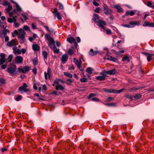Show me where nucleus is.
I'll return each mask as SVG.
<instances>
[{
	"instance_id": "obj_1",
	"label": "nucleus",
	"mask_w": 154,
	"mask_h": 154,
	"mask_svg": "<svg viewBox=\"0 0 154 154\" xmlns=\"http://www.w3.org/2000/svg\"><path fill=\"white\" fill-rule=\"evenodd\" d=\"M17 69V66L14 64H12L11 66L8 67L7 69V72L10 75L13 76L17 74L16 70Z\"/></svg>"
},
{
	"instance_id": "obj_2",
	"label": "nucleus",
	"mask_w": 154,
	"mask_h": 154,
	"mask_svg": "<svg viewBox=\"0 0 154 154\" xmlns=\"http://www.w3.org/2000/svg\"><path fill=\"white\" fill-rule=\"evenodd\" d=\"M25 35L26 32L23 29H19L18 37V39L20 40V43L22 44L24 42Z\"/></svg>"
},
{
	"instance_id": "obj_3",
	"label": "nucleus",
	"mask_w": 154,
	"mask_h": 154,
	"mask_svg": "<svg viewBox=\"0 0 154 154\" xmlns=\"http://www.w3.org/2000/svg\"><path fill=\"white\" fill-rule=\"evenodd\" d=\"M45 37L49 41V43H48L49 46L52 49L55 46V45L54 40V39L51 38L48 34L46 35Z\"/></svg>"
},
{
	"instance_id": "obj_4",
	"label": "nucleus",
	"mask_w": 154,
	"mask_h": 154,
	"mask_svg": "<svg viewBox=\"0 0 154 154\" xmlns=\"http://www.w3.org/2000/svg\"><path fill=\"white\" fill-rule=\"evenodd\" d=\"M104 13L106 15H109L112 14L113 11L111 9H109L108 6L106 4L103 5Z\"/></svg>"
},
{
	"instance_id": "obj_5",
	"label": "nucleus",
	"mask_w": 154,
	"mask_h": 154,
	"mask_svg": "<svg viewBox=\"0 0 154 154\" xmlns=\"http://www.w3.org/2000/svg\"><path fill=\"white\" fill-rule=\"evenodd\" d=\"M54 16L55 17H57L58 19L61 20L62 19V15L57 11L56 8H54Z\"/></svg>"
},
{
	"instance_id": "obj_6",
	"label": "nucleus",
	"mask_w": 154,
	"mask_h": 154,
	"mask_svg": "<svg viewBox=\"0 0 154 154\" xmlns=\"http://www.w3.org/2000/svg\"><path fill=\"white\" fill-rule=\"evenodd\" d=\"M67 40L71 44L74 43L75 47H76L78 44L76 43L75 39L73 37L71 36L68 37L67 38Z\"/></svg>"
},
{
	"instance_id": "obj_7",
	"label": "nucleus",
	"mask_w": 154,
	"mask_h": 154,
	"mask_svg": "<svg viewBox=\"0 0 154 154\" xmlns=\"http://www.w3.org/2000/svg\"><path fill=\"white\" fill-rule=\"evenodd\" d=\"M6 55L4 53H1L0 54V65L3 64L6 61Z\"/></svg>"
},
{
	"instance_id": "obj_8",
	"label": "nucleus",
	"mask_w": 154,
	"mask_h": 154,
	"mask_svg": "<svg viewBox=\"0 0 154 154\" xmlns=\"http://www.w3.org/2000/svg\"><path fill=\"white\" fill-rule=\"evenodd\" d=\"M27 84L24 83L23 86L20 87L19 88V90L21 92L23 91L24 92H26L29 91V90L27 88Z\"/></svg>"
},
{
	"instance_id": "obj_9",
	"label": "nucleus",
	"mask_w": 154,
	"mask_h": 154,
	"mask_svg": "<svg viewBox=\"0 0 154 154\" xmlns=\"http://www.w3.org/2000/svg\"><path fill=\"white\" fill-rule=\"evenodd\" d=\"M45 74V79L47 80L48 79V76H48V78L49 79H51V69L50 67H48L47 69V73L46 72H44Z\"/></svg>"
},
{
	"instance_id": "obj_10",
	"label": "nucleus",
	"mask_w": 154,
	"mask_h": 154,
	"mask_svg": "<svg viewBox=\"0 0 154 154\" xmlns=\"http://www.w3.org/2000/svg\"><path fill=\"white\" fill-rule=\"evenodd\" d=\"M23 60V58L20 56H18L15 58V60L17 64L21 63Z\"/></svg>"
},
{
	"instance_id": "obj_11",
	"label": "nucleus",
	"mask_w": 154,
	"mask_h": 154,
	"mask_svg": "<svg viewBox=\"0 0 154 154\" xmlns=\"http://www.w3.org/2000/svg\"><path fill=\"white\" fill-rule=\"evenodd\" d=\"M129 25L130 28H133L137 25H139L140 24V22L138 21H132L130 23Z\"/></svg>"
},
{
	"instance_id": "obj_12",
	"label": "nucleus",
	"mask_w": 154,
	"mask_h": 154,
	"mask_svg": "<svg viewBox=\"0 0 154 154\" xmlns=\"http://www.w3.org/2000/svg\"><path fill=\"white\" fill-rule=\"evenodd\" d=\"M112 8H114L116 9H117V11L119 13L122 12L123 11V9L122 8V7L120 5H113Z\"/></svg>"
},
{
	"instance_id": "obj_13",
	"label": "nucleus",
	"mask_w": 154,
	"mask_h": 154,
	"mask_svg": "<svg viewBox=\"0 0 154 154\" xmlns=\"http://www.w3.org/2000/svg\"><path fill=\"white\" fill-rule=\"evenodd\" d=\"M16 41L14 39H12L11 41L8 42L7 45L9 47H12L16 45Z\"/></svg>"
},
{
	"instance_id": "obj_14",
	"label": "nucleus",
	"mask_w": 154,
	"mask_h": 154,
	"mask_svg": "<svg viewBox=\"0 0 154 154\" xmlns=\"http://www.w3.org/2000/svg\"><path fill=\"white\" fill-rule=\"evenodd\" d=\"M147 57V59L148 62H149L151 60L152 57L153 56V54L146 53L145 52L143 53Z\"/></svg>"
},
{
	"instance_id": "obj_15",
	"label": "nucleus",
	"mask_w": 154,
	"mask_h": 154,
	"mask_svg": "<svg viewBox=\"0 0 154 154\" xmlns=\"http://www.w3.org/2000/svg\"><path fill=\"white\" fill-rule=\"evenodd\" d=\"M74 62L77 65L78 68L80 69L81 67L80 65L82 63L81 60L79 61L76 59L75 58H74L73 59Z\"/></svg>"
},
{
	"instance_id": "obj_16",
	"label": "nucleus",
	"mask_w": 154,
	"mask_h": 154,
	"mask_svg": "<svg viewBox=\"0 0 154 154\" xmlns=\"http://www.w3.org/2000/svg\"><path fill=\"white\" fill-rule=\"evenodd\" d=\"M17 20L16 17L12 16L11 17L8 18V21L9 23H12L16 22Z\"/></svg>"
},
{
	"instance_id": "obj_17",
	"label": "nucleus",
	"mask_w": 154,
	"mask_h": 154,
	"mask_svg": "<svg viewBox=\"0 0 154 154\" xmlns=\"http://www.w3.org/2000/svg\"><path fill=\"white\" fill-rule=\"evenodd\" d=\"M116 73V69H113L112 70H110L108 71H107L106 72V74L110 75H114Z\"/></svg>"
},
{
	"instance_id": "obj_18",
	"label": "nucleus",
	"mask_w": 154,
	"mask_h": 154,
	"mask_svg": "<svg viewBox=\"0 0 154 154\" xmlns=\"http://www.w3.org/2000/svg\"><path fill=\"white\" fill-rule=\"evenodd\" d=\"M97 22H98V26L102 28L103 29V28H104L103 25H106V22L104 21L100 20L98 21Z\"/></svg>"
},
{
	"instance_id": "obj_19",
	"label": "nucleus",
	"mask_w": 154,
	"mask_h": 154,
	"mask_svg": "<svg viewBox=\"0 0 154 154\" xmlns=\"http://www.w3.org/2000/svg\"><path fill=\"white\" fill-rule=\"evenodd\" d=\"M64 86H62L60 84L56 85V89L57 90H60L62 91L64 89Z\"/></svg>"
},
{
	"instance_id": "obj_20",
	"label": "nucleus",
	"mask_w": 154,
	"mask_h": 154,
	"mask_svg": "<svg viewBox=\"0 0 154 154\" xmlns=\"http://www.w3.org/2000/svg\"><path fill=\"white\" fill-rule=\"evenodd\" d=\"M68 56L67 54L63 55L61 58V61L63 63H65L68 60Z\"/></svg>"
},
{
	"instance_id": "obj_21",
	"label": "nucleus",
	"mask_w": 154,
	"mask_h": 154,
	"mask_svg": "<svg viewBox=\"0 0 154 154\" xmlns=\"http://www.w3.org/2000/svg\"><path fill=\"white\" fill-rule=\"evenodd\" d=\"M13 50L14 53L16 54H20L21 53V51L19 49L17 48L16 47H14L13 48Z\"/></svg>"
},
{
	"instance_id": "obj_22",
	"label": "nucleus",
	"mask_w": 154,
	"mask_h": 154,
	"mask_svg": "<svg viewBox=\"0 0 154 154\" xmlns=\"http://www.w3.org/2000/svg\"><path fill=\"white\" fill-rule=\"evenodd\" d=\"M98 52V51H94L93 49H91L90 51L89 52V54L91 56H94L96 55Z\"/></svg>"
},
{
	"instance_id": "obj_23",
	"label": "nucleus",
	"mask_w": 154,
	"mask_h": 154,
	"mask_svg": "<svg viewBox=\"0 0 154 154\" xmlns=\"http://www.w3.org/2000/svg\"><path fill=\"white\" fill-rule=\"evenodd\" d=\"M99 15L97 14H95L94 15L93 17V20L96 23L99 20Z\"/></svg>"
},
{
	"instance_id": "obj_24",
	"label": "nucleus",
	"mask_w": 154,
	"mask_h": 154,
	"mask_svg": "<svg viewBox=\"0 0 154 154\" xmlns=\"http://www.w3.org/2000/svg\"><path fill=\"white\" fill-rule=\"evenodd\" d=\"M104 91L110 93H115L116 90L113 89H107L105 88L104 89Z\"/></svg>"
},
{
	"instance_id": "obj_25",
	"label": "nucleus",
	"mask_w": 154,
	"mask_h": 154,
	"mask_svg": "<svg viewBox=\"0 0 154 154\" xmlns=\"http://www.w3.org/2000/svg\"><path fill=\"white\" fill-rule=\"evenodd\" d=\"M32 48L34 51H38L39 50L40 48L37 44H34L32 45Z\"/></svg>"
},
{
	"instance_id": "obj_26",
	"label": "nucleus",
	"mask_w": 154,
	"mask_h": 154,
	"mask_svg": "<svg viewBox=\"0 0 154 154\" xmlns=\"http://www.w3.org/2000/svg\"><path fill=\"white\" fill-rule=\"evenodd\" d=\"M106 77L105 76H98L95 77V79L97 80L103 81L105 80Z\"/></svg>"
},
{
	"instance_id": "obj_27",
	"label": "nucleus",
	"mask_w": 154,
	"mask_h": 154,
	"mask_svg": "<svg viewBox=\"0 0 154 154\" xmlns=\"http://www.w3.org/2000/svg\"><path fill=\"white\" fill-rule=\"evenodd\" d=\"M24 74L26 73L27 72L29 71L31 69L30 67L27 66H24L23 68Z\"/></svg>"
},
{
	"instance_id": "obj_28",
	"label": "nucleus",
	"mask_w": 154,
	"mask_h": 154,
	"mask_svg": "<svg viewBox=\"0 0 154 154\" xmlns=\"http://www.w3.org/2000/svg\"><path fill=\"white\" fill-rule=\"evenodd\" d=\"M135 14V13L133 11H128L126 12V14L127 16L130 15L132 16Z\"/></svg>"
},
{
	"instance_id": "obj_29",
	"label": "nucleus",
	"mask_w": 154,
	"mask_h": 154,
	"mask_svg": "<svg viewBox=\"0 0 154 154\" xmlns=\"http://www.w3.org/2000/svg\"><path fill=\"white\" fill-rule=\"evenodd\" d=\"M0 26L3 28L5 29L7 27L6 24L5 22H2L1 21H0Z\"/></svg>"
},
{
	"instance_id": "obj_30",
	"label": "nucleus",
	"mask_w": 154,
	"mask_h": 154,
	"mask_svg": "<svg viewBox=\"0 0 154 154\" xmlns=\"http://www.w3.org/2000/svg\"><path fill=\"white\" fill-rule=\"evenodd\" d=\"M129 56H125L122 58V60L123 61H127L129 62Z\"/></svg>"
},
{
	"instance_id": "obj_31",
	"label": "nucleus",
	"mask_w": 154,
	"mask_h": 154,
	"mask_svg": "<svg viewBox=\"0 0 154 154\" xmlns=\"http://www.w3.org/2000/svg\"><path fill=\"white\" fill-rule=\"evenodd\" d=\"M42 55L45 59H47L48 54L47 52L45 51H43L42 52Z\"/></svg>"
},
{
	"instance_id": "obj_32",
	"label": "nucleus",
	"mask_w": 154,
	"mask_h": 154,
	"mask_svg": "<svg viewBox=\"0 0 154 154\" xmlns=\"http://www.w3.org/2000/svg\"><path fill=\"white\" fill-rule=\"evenodd\" d=\"M64 74L65 75L67 76L69 78H71L72 77V75L71 74L68 73L67 72H64Z\"/></svg>"
},
{
	"instance_id": "obj_33",
	"label": "nucleus",
	"mask_w": 154,
	"mask_h": 154,
	"mask_svg": "<svg viewBox=\"0 0 154 154\" xmlns=\"http://www.w3.org/2000/svg\"><path fill=\"white\" fill-rule=\"evenodd\" d=\"M52 49L53 50L55 54H58L59 52V49H57L56 46L52 48Z\"/></svg>"
},
{
	"instance_id": "obj_34",
	"label": "nucleus",
	"mask_w": 154,
	"mask_h": 154,
	"mask_svg": "<svg viewBox=\"0 0 154 154\" xmlns=\"http://www.w3.org/2000/svg\"><path fill=\"white\" fill-rule=\"evenodd\" d=\"M146 5L148 7H151L152 8H154V5H152V3L150 1L148 2Z\"/></svg>"
},
{
	"instance_id": "obj_35",
	"label": "nucleus",
	"mask_w": 154,
	"mask_h": 154,
	"mask_svg": "<svg viewBox=\"0 0 154 154\" xmlns=\"http://www.w3.org/2000/svg\"><path fill=\"white\" fill-rule=\"evenodd\" d=\"M73 82V80L71 79H68L66 80V83L68 85H70Z\"/></svg>"
},
{
	"instance_id": "obj_36",
	"label": "nucleus",
	"mask_w": 154,
	"mask_h": 154,
	"mask_svg": "<svg viewBox=\"0 0 154 154\" xmlns=\"http://www.w3.org/2000/svg\"><path fill=\"white\" fill-rule=\"evenodd\" d=\"M103 29L104 30V32L105 31L107 35H111V31L110 29H107V30H106L105 28H103Z\"/></svg>"
},
{
	"instance_id": "obj_37",
	"label": "nucleus",
	"mask_w": 154,
	"mask_h": 154,
	"mask_svg": "<svg viewBox=\"0 0 154 154\" xmlns=\"http://www.w3.org/2000/svg\"><path fill=\"white\" fill-rule=\"evenodd\" d=\"M18 71L20 73H24V71L23 68H22L21 66H20L18 69Z\"/></svg>"
},
{
	"instance_id": "obj_38",
	"label": "nucleus",
	"mask_w": 154,
	"mask_h": 154,
	"mask_svg": "<svg viewBox=\"0 0 154 154\" xmlns=\"http://www.w3.org/2000/svg\"><path fill=\"white\" fill-rule=\"evenodd\" d=\"M86 72L89 74H91L92 72V70L91 68L88 67L86 70Z\"/></svg>"
},
{
	"instance_id": "obj_39",
	"label": "nucleus",
	"mask_w": 154,
	"mask_h": 154,
	"mask_svg": "<svg viewBox=\"0 0 154 154\" xmlns=\"http://www.w3.org/2000/svg\"><path fill=\"white\" fill-rule=\"evenodd\" d=\"M9 31L7 29H5L3 30V33L4 36L6 35L7 33H9Z\"/></svg>"
},
{
	"instance_id": "obj_40",
	"label": "nucleus",
	"mask_w": 154,
	"mask_h": 154,
	"mask_svg": "<svg viewBox=\"0 0 154 154\" xmlns=\"http://www.w3.org/2000/svg\"><path fill=\"white\" fill-rule=\"evenodd\" d=\"M141 95L139 94H137L135 96H134V97L136 99H139L141 97Z\"/></svg>"
},
{
	"instance_id": "obj_41",
	"label": "nucleus",
	"mask_w": 154,
	"mask_h": 154,
	"mask_svg": "<svg viewBox=\"0 0 154 154\" xmlns=\"http://www.w3.org/2000/svg\"><path fill=\"white\" fill-rule=\"evenodd\" d=\"M23 29L25 30H26L27 31H30L29 27L27 25L24 26H23Z\"/></svg>"
},
{
	"instance_id": "obj_42",
	"label": "nucleus",
	"mask_w": 154,
	"mask_h": 154,
	"mask_svg": "<svg viewBox=\"0 0 154 154\" xmlns=\"http://www.w3.org/2000/svg\"><path fill=\"white\" fill-rule=\"evenodd\" d=\"M13 55L12 54L10 55L8 59L7 60H8V62H11V61L12 59L13 58Z\"/></svg>"
},
{
	"instance_id": "obj_43",
	"label": "nucleus",
	"mask_w": 154,
	"mask_h": 154,
	"mask_svg": "<svg viewBox=\"0 0 154 154\" xmlns=\"http://www.w3.org/2000/svg\"><path fill=\"white\" fill-rule=\"evenodd\" d=\"M32 62L33 63L35 66L37 65L38 64V61L35 58L33 60Z\"/></svg>"
},
{
	"instance_id": "obj_44",
	"label": "nucleus",
	"mask_w": 154,
	"mask_h": 154,
	"mask_svg": "<svg viewBox=\"0 0 154 154\" xmlns=\"http://www.w3.org/2000/svg\"><path fill=\"white\" fill-rule=\"evenodd\" d=\"M8 6L6 8V10L7 11L9 12L12 9V7L11 5H8Z\"/></svg>"
},
{
	"instance_id": "obj_45",
	"label": "nucleus",
	"mask_w": 154,
	"mask_h": 154,
	"mask_svg": "<svg viewBox=\"0 0 154 154\" xmlns=\"http://www.w3.org/2000/svg\"><path fill=\"white\" fill-rule=\"evenodd\" d=\"M19 31H17V30H15L14 32L12 33V35L13 37L17 35L18 34Z\"/></svg>"
},
{
	"instance_id": "obj_46",
	"label": "nucleus",
	"mask_w": 154,
	"mask_h": 154,
	"mask_svg": "<svg viewBox=\"0 0 154 154\" xmlns=\"http://www.w3.org/2000/svg\"><path fill=\"white\" fill-rule=\"evenodd\" d=\"M124 53V50H122L120 51H118L117 52H116V54L119 56H121V54H122Z\"/></svg>"
},
{
	"instance_id": "obj_47",
	"label": "nucleus",
	"mask_w": 154,
	"mask_h": 154,
	"mask_svg": "<svg viewBox=\"0 0 154 154\" xmlns=\"http://www.w3.org/2000/svg\"><path fill=\"white\" fill-rule=\"evenodd\" d=\"M80 81L82 82H87V79L85 78H83L80 79Z\"/></svg>"
},
{
	"instance_id": "obj_48",
	"label": "nucleus",
	"mask_w": 154,
	"mask_h": 154,
	"mask_svg": "<svg viewBox=\"0 0 154 154\" xmlns=\"http://www.w3.org/2000/svg\"><path fill=\"white\" fill-rule=\"evenodd\" d=\"M149 24V22L147 21H146L143 24V26L144 27L148 26Z\"/></svg>"
},
{
	"instance_id": "obj_49",
	"label": "nucleus",
	"mask_w": 154,
	"mask_h": 154,
	"mask_svg": "<svg viewBox=\"0 0 154 154\" xmlns=\"http://www.w3.org/2000/svg\"><path fill=\"white\" fill-rule=\"evenodd\" d=\"M91 100L94 101H99V99L96 97H94L91 99Z\"/></svg>"
},
{
	"instance_id": "obj_50",
	"label": "nucleus",
	"mask_w": 154,
	"mask_h": 154,
	"mask_svg": "<svg viewBox=\"0 0 154 154\" xmlns=\"http://www.w3.org/2000/svg\"><path fill=\"white\" fill-rule=\"evenodd\" d=\"M113 57L112 56H111L110 57H105L104 58L105 59H106L108 60H109L110 61H112Z\"/></svg>"
},
{
	"instance_id": "obj_51",
	"label": "nucleus",
	"mask_w": 154,
	"mask_h": 154,
	"mask_svg": "<svg viewBox=\"0 0 154 154\" xmlns=\"http://www.w3.org/2000/svg\"><path fill=\"white\" fill-rule=\"evenodd\" d=\"M9 5H10V3L7 1H4L3 3V5L5 6H6Z\"/></svg>"
},
{
	"instance_id": "obj_52",
	"label": "nucleus",
	"mask_w": 154,
	"mask_h": 154,
	"mask_svg": "<svg viewBox=\"0 0 154 154\" xmlns=\"http://www.w3.org/2000/svg\"><path fill=\"white\" fill-rule=\"evenodd\" d=\"M16 8L17 11H21V9L20 7L17 4H16Z\"/></svg>"
},
{
	"instance_id": "obj_53",
	"label": "nucleus",
	"mask_w": 154,
	"mask_h": 154,
	"mask_svg": "<svg viewBox=\"0 0 154 154\" xmlns=\"http://www.w3.org/2000/svg\"><path fill=\"white\" fill-rule=\"evenodd\" d=\"M106 72H107V71H106L105 70H104V71L100 73V74L102 75V76H105V77H106Z\"/></svg>"
},
{
	"instance_id": "obj_54",
	"label": "nucleus",
	"mask_w": 154,
	"mask_h": 154,
	"mask_svg": "<svg viewBox=\"0 0 154 154\" xmlns=\"http://www.w3.org/2000/svg\"><path fill=\"white\" fill-rule=\"evenodd\" d=\"M97 0H94L93 3V4L96 6H98L99 5V4L96 2Z\"/></svg>"
},
{
	"instance_id": "obj_55",
	"label": "nucleus",
	"mask_w": 154,
	"mask_h": 154,
	"mask_svg": "<svg viewBox=\"0 0 154 154\" xmlns=\"http://www.w3.org/2000/svg\"><path fill=\"white\" fill-rule=\"evenodd\" d=\"M7 64H5L2 65L1 66V68L3 69H5L7 67Z\"/></svg>"
},
{
	"instance_id": "obj_56",
	"label": "nucleus",
	"mask_w": 154,
	"mask_h": 154,
	"mask_svg": "<svg viewBox=\"0 0 154 154\" xmlns=\"http://www.w3.org/2000/svg\"><path fill=\"white\" fill-rule=\"evenodd\" d=\"M32 71L35 74H36L37 73V70L35 68H34L32 69Z\"/></svg>"
},
{
	"instance_id": "obj_57",
	"label": "nucleus",
	"mask_w": 154,
	"mask_h": 154,
	"mask_svg": "<svg viewBox=\"0 0 154 154\" xmlns=\"http://www.w3.org/2000/svg\"><path fill=\"white\" fill-rule=\"evenodd\" d=\"M100 10V9L99 8H97L95 10V12L97 13H99V11Z\"/></svg>"
},
{
	"instance_id": "obj_58",
	"label": "nucleus",
	"mask_w": 154,
	"mask_h": 154,
	"mask_svg": "<svg viewBox=\"0 0 154 154\" xmlns=\"http://www.w3.org/2000/svg\"><path fill=\"white\" fill-rule=\"evenodd\" d=\"M21 96L20 95H18L16 99V100L17 101H19L20 100L21 98Z\"/></svg>"
},
{
	"instance_id": "obj_59",
	"label": "nucleus",
	"mask_w": 154,
	"mask_h": 154,
	"mask_svg": "<svg viewBox=\"0 0 154 154\" xmlns=\"http://www.w3.org/2000/svg\"><path fill=\"white\" fill-rule=\"evenodd\" d=\"M95 94L94 93H91L89 94L88 96V98L90 99L92 97H94L95 96Z\"/></svg>"
},
{
	"instance_id": "obj_60",
	"label": "nucleus",
	"mask_w": 154,
	"mask_h": 154,
	"mask_svg": "<svg viewBox=\"0 0 154 154\" xmlns=\"http://www.w3.org/2000/svg\"><path fill=\"white\" fill-rule=\"evenodd\" d=\"M68 53L69 54L71 55H72L74 53L73 50L71 49H70L68 50Z\"/></svg>"
},
{
	"instance_id": "obj_61",
	"label": "nucleus",
	"mask_w": 154,
	"mask_h": 154,
	"mask_svg": "<svg viewBox=\"0 0 154 154\" xmlns=\"http://www.w3.org/2000/svg\"><path fill=\"white\" fill-rule=\"evenodd\" d=\"M0 82L2 84H4L5 83V81L2 78H1L0 79Z\"/></svg>"
},
{
	"instance_id": "obj_62",
	"label": "nucleus",
	"mask_w": 154,
	"mask_h": 154,
	"mask_svg": "<svg viewBox=\"0 0 154 154\" xmlns=\"http://www.w3.org/2000/svg\"><path fill=\"white\" fill-rule=\"evenodd\" d=\"M149 27H154V23H149Z\"/></svg>"
},
{
	"instance_id": "obj_63",
	"label": "nucleus",
	"mask_w": 154,
	"mask_h": 154,
	"mask_svg": "<svg viewBox=\"0 0 154 154\" xmlns=\"http://www.w3.org/2000/svg\"><path fill=\"white\" fill-rule=\"evenodd\" d=\"M14 22V26L16 27H18L19 26V23H17L16 22Z\"/></svg>"
},
{
	"instance_id": "obj_64",
	"label": "nucleus",
	"mask_w": 154,
	"mask_h": 154,
	"mask_svg": "<svg viewBox=\"0 0 154 154\" xmlns=\"http://www.w3.org/2000/svg\"><path fill=\"white\" fill-rule=\"evenodd\" d=\"M69 70L74 69V66L72 65H70L69 67Z\"/></svg>"
}]
</instances>
